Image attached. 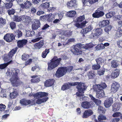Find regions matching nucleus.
<instances>
[{
	"label": "nucleus",
	"instance_id": "f257e3e1",
	"mask_svg": "<svg viewBox=\"0 0 122 122\" xmlns=\"http://www.w3.org/2000/svg\"><path fill=\"white\" fill-rule=\"evenodd\" d=\"M19 70L17 69L13 68L10 72L9 70H8L6 72L7 76L11 77L10 80L13 86H16L22 84V82L20 81L17 76L19 73Z\"/></svg>",
	"mask_w": 122,
	"mask_h": 122
},
{
	"label": "nucleus",
	"instance_id": "f03ea898",
	"mask_svg": "<svg viewBox=\"0 0 122 122\" xmlns=\"http://www.w3.org/2000/svg\"><path fill=\"white\" fill-rule=\"evenodd\" d=\"M107 87V85L104 83L94 86L93 89L94 91L96 92V96L97 98L100 99L105 96L104 92L103 89L106 88Z\"/></svg>",
	"mask_w": 122,
	"mask_h": 122
},
{
	"label": "nucleus",
	"instance_id": "7ed1b4c3",
	"mask_svg": "<svg viewBox=\"0 0 122 122\" xmlns=\"http://www.w3.org/2000/svg\"><path fill=\"white\" fill-rule=\"evenodd\" d=\"M77 85L76 86L77 88L78 91L80 92H82L86 88L84 86V83L81 82H77L68 83L63 85L61 87L62 90H64L70 88L71 86H74Z\"/></svg>",
	"mask_w": 122,
	"mask_h": 122
},
{
	"label": "nucleus",
	"instance_id": "20e7f679",
	"mask_svg": "<svg viewBox=\"0 0 122 122\" xmlns=\"http://www.w3.org/2000/svg\"><path fill=\"white\" fill-rule=\"evenodd\" d=\"M34 98L38 99L36 101V103L38 104H40L43 102H46L48 99V97H46L44 98L40 99L43 97H47L48 93L44 92H39L33 95Z\"/></svg>",
	"mask_w": 122,
	"mask_h": 122
},
{
	"label": "nucleus",
	"instance_id": "39448f33",
	"mask_svg": "<svg viewBox=\"0 0 122 122\" xmlns=\"http://www.w3.org/2000/svg\"><path fill=\"white\" fill-rule=\"evenodd\" d=\"M61 60V58L56 59L55 58H54L50 62L48 63V70L50 71L57 67L59 65Z\"/></svg>",
	"mask_w": 122,
	"mask_h": 122
},
{
	"label": "nucleus",
	"instance_id": "423d86ee",
	"mask_svg": "<svg viewBox=\"0 0 122 122\" xmlns=\"http://www.w3.org/2000/svg\"><path fill=\"white\" fill-rule=\"evenodd\" d=\"M67 70L66 67H60L57 69L54 76L58 78L61 77L65 74Z\"/></svg>",
	"mask_w": 122,
	"mask_h": 122
},
{
	"label": "nucleus",
	"instance_id": "0eeeda50",
	"mask_svg": "<svg viewBox=\"0 0 122 122\" xmlns=\"http://www.w3.org/2000/svg\"><path fill=\"white\" fill-rule=\"evenodd\" d=\"M103 9V6H101L98 8L95 12L93 14V17L94 18H99L102 16L104 14V12L102 11Z\"/></svg>",
	"mask_w": 122,
	"mask_h": 122
},
{
	"label": "nucleus",
	"instance_id": "6e6552de",
	"mask_svg": "<svg viewBox=\"0 0 122 122\" xmlns=\"http://www.w3.org/2000/svg\"><path fill=\"white\" fill-rule=\"evenodd\" d=\"M16 49L15 48L12 49L9 53L8 54H5L3 57V58L5 62H7L11 59L12 56L16 52Z\"/></svg>",
	"mask_w": 122,
	"mask_h": 122
},
{
	"label": "nucleus",
	"instance_id": "1a4fd4ad",
	"mask_svg": "<svg viewBox=\"0 0 122 122\" xmlns=\"http://www.w3.org/2000/svg\"><path fill=\"white\" fill-rule=\"evenodd\" d=\"M32 5L30 2L26 0L24 4H21L20 5V12L25 11V9H29Z\"/></svg>",
	"mask_w": 122,
	"mask_h": 122
},
{
	"label": "nucleus",
	"instance_id": "9d476101",
	"mask_svg": "<svg viewBox=\"0 0 122 122\" xmlns=\"http://www.w3.org/2000/svg\"><path fill=\"white\" fill-rule=\"evenodd\" d=\"M82 47L81 44H78L74 46L72 50L71 51L75 55H79L81 54L82 51L79 50V49Z\"/></svg>",
	"mask_w": 122,
	"mask_h": 122
},
{
	"label": "nucleus",
	"instance_id": "9b49d317",
	"mask_svg": "<svg viewBox=\"0 0 122 122\" xmlns=\"http://www.w3.org/2000/svg\"><path fill=\"white\" fill-rule=\"evenodd\" d=\"M67 7L69 8H75L77 6V2L76 0H71L67 2Z\"/></svg>",
	"mask_w": 122,
	"mask_h": 122
},
{
	"label": "nucleus",
	"instance_id": "f8f14e48",
	"mask_svg": "<svg viewBox=\"0 0 122 122\" xmlns=\"http://www.w3.org/2000/svg\"><path fill=\"white\" fill-rule=\"evenodd\" d=\"M93 31L94 32L92 33V35L93 37H97L99 35L102 34V30L101 28H97L94 29Z\"/></svg>",
	"mask_w": 122,
	"mask_h": 122
},
{
	"label": "nucleus",
	"instance_id": "ddd939ff",
	"mask_svg": "<svg viewBox=\"0 0 122 122\" xmlns=\"http://www.w3.org/2000/svg\"><path fill=\"white\" fill-rule=\"evenodd\" d=\"M15 36L12 34L8 33L4 37V39L7 42L11 41L14 39Z\"/></svg>",
	"mask_w": 122,
	"mask_h": 122
},
{
	"label": "nucleus",
	"instance_id": "4468645a",
	"mask_svg": "<svg viewBox=\"0 0 122 122\" xmlns=\"http://www.w3.org/2000/svg\"><path fill=\"white\" fill-rule=\"evenodd\" d=\"M120 86V85L119 83L114 82L112 83L111 86L112 92L113 93L117 91Z\"/></svg>",
	"mask_w": 122,
	"mask_h": 122
},
{
	"label": "nucleus",
	"instance_id": "2eb2a0df",
	"mask_svg": "<svg viewBox=\"0 0 122 122\" xmlns=\"http://www.w3.org/2000/svg\"><path fill=\"white\" fill-rule=\"evenodd\" d=\"M113 102L112 98V97L109 98L105 101L104 103V106L108 108L112 105Z\"/></svg>",
	"mask_w": 122,
	"mask_h": 122
},
{
	"label": "nucleus",
	"instance_id": "dca6fc26",
	"mask_svg": "<svg viewBox=\"0 0 122 122\" xmlns=\"http://www.w3.org/2000/svg\"><path fill=\"white\" fill-rule=\"evenodd\" d=\"M93 29V27L92 25H90L88 27L85 28V29H83L81 30V33L82 35V36H84V34L86 33L91 31Z\"/></svg>",
	"mask_w": 122,
	"mask_h": 122
},
{
	"label": "nucleus",
	"instance_id": "f3484780",
	"mask_svg": "<svg viewBox=\"0 0 122 122\" xmlns=\"http://www.w3.org/2000/svg\"><path fill=\"white\" fill-rule=\"evenodd\" d=\"M27 41V40L25 39L19 40L17 42V46L19 48L22 47L26 44Z\"/></svg>",
	"mask_w": 122,
	"mask_h": 122
},
{
	"label": "nucleus",
	"instance_id": "a211bd4d",
	"mask_svg": "<svg viewBox=\"0 0 122 122\" xmlns=\"http://www.w3.org/2000/svg\"><path fill=\"white\" fill-rule=\"evenodd\" d=\"M61 34H62V35L61 36H59L60 39H61V40L63 39L64 40H65V39L63 36H66L67 37L71 35V32L69 30H67L66 31H62Z\"/></svg>",
	"mask_w": 122,
	"mask_h": 122
},
{
	"label": "nucleus",
	"instance_id": "6ab92c4d",
	"mask_svg": "<svg viewBox=\"0 0 122 122\" xmlns=\"http://www.w3.org/2000/svg\"><path fill=\"white\" fill-rule=\"evenodd\" d=\"M93 114L92 111L89 109L83 113L82 117L83 118H86Z\"/></svg>",
	"mask_w": 122,
	"mask_h": 122
},
{
	"label": "nucleus",
	"instance_id": "aec40b11",
	"mask_svg": "<svg viewBox=\"0 0 122 122\" xmlns=\"http://www.w3.org/2000/svg\"><path fill=\"white\" fill-rule=\"evenodd\" d=\"M84 87H85L86 88L82 92H80L78 90L79 92H78L76 93V95L77 96H80V99L81 101H82L83 100H85V97H84V96L83 95V94H82V93H84V91L87 88L86 86L84 84Z\"/></svg>",
	"mask_w": 122,
	"mask_h": 122
},
{
	"label": "nucleus",
	"instance_id": "412c9836",
	"mask_svg": "<svg viewBox=\"0 0 122 122\" xmlns=\"http://www.w3.org/2000/svg\"><path fill=\"white\" fill-rule=\"evenodd\" d=\"M88 22L87 21H83L80 24L76 23L75 24V26L78 28L82 29L85 27L86 24Z\"/></svg>",
	"mask_w": 122,
	"mask_h": 122
},
{
	"label": "nucleus",
	"instance_id": "4be33fe9",
	"mask_svg": "<svg viewBox=\"0 0 122 122\" xmlns=\"http://www.w3.org/2000/svg\"><path fill=\"white\" fill-rule=\"evenodd\" d=\"M54 80L53 79H49L46 80L45 82V86L46 87L52 86L54 83Z\"/></svg>",
	"mask_w": 122,
	"mask_h": 122
},
{
	"label": "nucleus",
	"instance_id": "5701e85b",
	"mask_svg": "<svg viewBox=\"0 0 122 122\" xmlns=\"http://www.w3.org/2000/svg\"><path fill=\"white\" fill-rule=\"evenodd\" d=\"M81 106L83 108L88 109L91 107V105L90 102L85 101L82 102Z\"/></svg>",
	"mask_w": 122,
	"mask_h": 122
},
{
	"label": "nucleus",
	"instance_id": "b1692460",
	"mask_svg": "<svg viewBox=\"0 0 122 122\" xmlns=\"http://www.w3.org/2000/svg\"><path fill=\"white\" fill-rule=\"evenodd\" d=\"M109 23V21L108 20H103L100 21L99 25L100 27H102L107 25Z\"/></svg>",
	"mask_w": 122,
	"mask_h": 122
},
{
	"label": "nucleus",
	"instance_id": "393cba45",
	"mask_svg": "<svg viewBox=\"0 0 122 122\" xmlns=\"http://www.w3.org/2000/svg\"><path fill=\"white\" fill-rule=\"evenodd\" d=\"M120 105H121V104L120 103L114 104L112 105L113 111L115 112L119 110L120 107Z\"/></svg>",
	"mask_w": 122,
	"mask_h": 122
},
{
	"label": "nucleus",
	"instance_id": "a878e982",
	"mask_svg": "<svg viewBox=\"0 0 122 122\" xmlns=\"http://www.w3.org/2000/svg\"><path fill=\"white\" fill-rule=\"evenodd\" d=\"M96 61L97 62V64L104 65L105 63V60L101 58H98L96 59Z\"/></svg>",
	"mask_w": 122,
	"mask_h": 122
},
{
	"label": "nucleus",
	"instance_id": "bb28decb",
	"mask_svg": "<svg viewBox=\"0 0 122 122\" xmlns=\"http://www.w3.org/2000/svg\"><path fill=\"white\" fill-rule=\"evenodd\" d=\"M43 45V41L41 40L39 42L36 43L34 45V47L35 48L40 49L41 47Z\"/></svg>",
	"mask_w": 122,
	"mask_h": 122
},
{
	"label": "nucleus",
	"instance_id": "cd10ccee",
	"mask_svg": "<svg viewBox=\"0 0 122 122\" xmlns=\"http://www.w3.org/2000/svg\"><path fill=\"white\" fill-rule=\"evenodd\" d=\"M33 78L31 80V81L32 82L35 83L38 82L40 81V77L36 75H34L31 76Z\"/></svg>",
	"mask_w": 122,
	"mask_h": 122
},
{
	"label": "nucleus",
	"instance_id": "c85d7f7f",
	"mask_svg": "<svg viewBox=\"0 0 122 122\" xmlns=\"http://www.w3.org/2000/svg\"><path fill=\"white\" fill-rule=\"evenodd\" d=\"M89 96L91 100L93 101L96 104L98 105L101 104V101L100 100L97 99H95L91 95H90Z\"/></svg>",
	"mask_w": 122,
	"mask_h": 122
},
{
	"label": "nucleus",
	"instance_id": "c756f323",
	"mask_svg": "<svg viewBox=\"0 0 122 122\" xmlns=\"http://www.w3.org/2000/svg\"><path fill=\"white\" fill-rule=\"evenodd\" d=\"M119 74V71L118 69H116L113 71L111 75L112 77L114 78L117 77Z\"/></svg>",
	"mask_w": 122,
	"mask_h": 122
},
{
	"label": "nucleus",
	"instance_id": "7c9ffc66",
	"mask_svg": "<svg viewBox=\"0 0 122 122\" xmlns=\"http://www.w3.org/2000/svg\"><path fill=\"white\" fill-rule=\"evenodd\" d=\"M31 102L30 100H27L25 99H22L20 101V103L22 105H27L30 104Z\"/></svg>",
	"mask_w": 122,
	"mask_h": 122
},
{
	"label": "nucleus",
	"instance_id": "2f4dec72",
	"mask_svg": "<svg viewBox=\"0 0 122 122\" xmlns=\"http://www.w3.org/2000/svg\"><path fill=\"white\" fill-rule=\"evenodd\" d=\"M94 45L92 43H90L86 44L85 45H83L82 46L84 48L86 49H88L92 48L94 46Z\"/></svg>",
	"mask_w": 122,
	"mask_h": 122
},
{
	"label": "nucleus",
	"instance_id": "473e14b6",
	"mask_svg": "<svg viewBox=\"0 0 122 122\" xmlns=\"http://www.w3.org/2000/svg\"><path fill=\"white\" fill-rule=\"evenodd\" d=\"M96 74L95 72L94 71H89L87 73L88 77L90 79L94 77Z\"/></svg>",
	"mask_w": 122,
	"mask_h": 122
},
{
	"label": "nucleus",
	"instance_id": "72a5a7b5",
	"mask_svg": "<svg viewBox=\"0 0 122 122\" xmlns=\"http://www.w3.org/2000/svg\"><path fill=\"white\" fill-rule=\"evenodd\" d=\"M18 94L16 90H15L10 94V97L11 99L15 98H16Z\"/></svg>",
	"mask_w": 122,
	"mask_h": 122
},
{
	"label": "nucleus",
	"instance_id": "f704fd0d",
	"mask_svg": "<svg viewBox=\"0 0 122 122\" xmlns=\"http://www.w3.org/2000/svg\"><path fill=\"white\" fill-rule=\"evenodd\" d=\"M76 12L74 10L68 12L66 14L67 16L71 17H73L76 14Z\"/></svg>",
	"mask_w": 122,
	"mask_h": 122
},
{
	"label": "nucleus",
	"instance_id": "c9c22d12",
	"mask_svg": "<svg viewBox=\"0 0 122 122\" xmlns=\"http://www.w3.org/2000/svg\"><path fill=\"white\" fill-rule=\"evenodd\" d=\"M12 62V60H10V61L7 63H5L0 65V69H3L5 68L9 64L11 63Z\"/></svg>",
	"mask_w": 122,
	"mask_h": 122
},
{
	"label": "nucleus",
	"instance_id": "e433bc0d",
	"mask_svg": "<svg viewBox=\"0 0 122 122\" xmlns=\"http://www.w3.org/2000/svg\"><path fill=\"white\" fill-rule=\"evenodd\" d=\"M56 15H56V14H52L51 13L50 14L48 15L49 20L50 21H52L56 17Z\"/></svg>",
	"mask_w": 122,
	"mask_h": 122
},
{
	"label": "nucleus",
	"instance_id": "4c0bfd02",
	"mask_svg": "<svg viewBox=\"0 0 122 122\" xmlns=\"http://www.w3.org/2000/svg\"><path fill=\"white\" fill-rule=\"evenodd\" d=\"M98 109L99 112L100 113H104L106 111L104 108L101 106H98Z\"/></svg>",
	"mask_w": 122,
	"mask_h": 122
},
{
	"label": "nucleus",
	"instance_id": "58836bf2",
	"mask_svg": "<svg viewBox=\"0 0 122 122\" xmlns=\"http://www.w3.org/2000/svg\"><path fill=\"white\" fill-rule=\"evenodd\" d=\"M35 32L34 31H30L29 30L26 32V35L27 36H32L34 35Z\"/></svg>",
	"mask_w": 122,
	"mask_h": 122
},
{
	"label": "nucleus",
	"instance_id": "ea45409f",
	"mask_svg": "<svg viewBox=\"0 0 122 122\" xmlns=\"http://www.w3.org/2000/svg\"><path fill=\"white\" fill-rule=\"evenodd\" d=\"M118 64L116 60H113L111 62V66L112 67L115 68L117 67Z\"/></svg>",
	"mask_w": 122,
	"mask_h": 122
},
{
	"label": "nucleus",
	"instance_id": "a19ab883",
	"mask_svg": "<svg viewBox=\"0 0 122 122\" xmlns=\"http://www.w3.org/2000/svg\"><path fill=\"white\" fill-rule=\"evenodd\" d=\"M49 52V50L48 49H46L45 51L42 53V56L43 58H45L47 54Z\"/></svg>",
	"mask_w": 122,
	"mask_h": 122
},
{
	"label": "nucleus",
	"instance_id": "79ce46f5",
	"mask_svg": "<svg viewBox=\"0 0 122 122\" xmlns=\"http://www.w3.org/2000/svg\"><path fill=\"white\" fill-rule=\"evenodd\" d=\"M85 19V16L84 15L78 17L76 19V21L77 22H81L83 21Z\"/></svg>",
	"mask_w": 122,
	"mask_h": 122
},
{
	"label": "nucleus",
	"instance_id": "37998d69",
	"mask_svg": "<svg viewBox=\"0 0 122 122\" xmlns=\"http://www.w3.org/2000/svg\"><path fill=\"white\" fill-rule=\"evenodd\" d=\"M17 37L19 38L22 36V32L20 30H17L15 32Z\"/></svg>",
	"mask_w": 122,
	"mask_h": 122
},
{
	"label": "nucleus",
	"instance_id": "c03bdc74",
	"mask_svg": "<svg viewBox=\"0 0 122 122\" xmlns=\"http://www.w3.org/2000/svg\"><path fill=\"white\" fill-rule=\"evenodd\" d=\"M101 67L100 65L99 64H94L92 66V68L93 70H97L99 69Z\"/></svg>",
	"mask_w": 122,
	"mask_h": 122
},
{
	"label": "nucleus",
	"instance_id": "a18cd8bd",
	"mask_svg": "<svg viewBox=\"0 0 122 122\" xmlns=\"http://www.w3.org/2000/svg\"><path fill=\"white\" fill-rule=\"evenodd\" d=\"M5 5V7L7 9H9L10 8L12 5V3L11 2L9 3H7L4 4Z\"/></svg>",
	"mask_w": 122,
	"mask_h": 122
},
{
	"label": "nucleus",
	"instance_id": "49530a36",
	"mask_svg": "<svg viewBox=\"0 0 122 122\" xmlns=\"http://www.w3.org/2000/svg\"><path fill=\"white\" fill-rule=\"evenodd\" d=\"M14 20L17 22L20 21V16H18L17 15H14L13 18Z\"/></svg>",
	"mask_w": 122,
	"mask_h": 122
},
{
	"label": "nucleus",
	"instance_id": "de8ad7c7",
	"mask_svg": "<svg viewBox=\"0 0 122 122\" xmlns=\"http://www.w3.org/2000/svg\"><path fill=\"white\" fill-rule=\"evenodd\" d=\"M49 3L45 2L41 5L42 6L43 8H47L49 6Z\"/></svg>",
	"mask_w": 122,
	"mask_h": 122
},
{
	"label": "nucleus",
	"instance_id": "09e8293b",
	"mask_svg": "<svg viewBox=\"0 0 122 122\" xmlns=\"http://www.w3.org/2000/svg\"><path fill=\"white\" fill-rule=\"evenodd\" d=\"M105 69L104 68L103 69H100L97 71V73L99 76H101L103 75L104 73Z\"/></svg>",
	"mask_w": 122,
	"mask_h": 122
},
{
	"label": "nucleus",
	"instance_id": "8fccbe9b",
	"mask_svg": "<svg viewBox=\"0 0 122 122\" xmlns=\"http://www.w3.org/2000/svg\"><path fill=\"white\" fill-rule=\"evenodd\" d=\"M112 26L111 25H108L106 26L104 29L105 31L106 32L108 33V32L111 29Z\"/></svg>",
	"mask_w": 122,
	"mask_h": 122
},
{
	"label": "nucleus",
	"instance_id": "3c124183",
	"mask_svg": "<svg viewBox=\"0 0 122 122\" xmlns=\"http://www.w3.org/2000/svg\"><path fill=\"white\" fill-rule=\"evenodd\" d=\"M6 23V20L5 19H3L2 18H0V26H2Z\"/></svg>",
	"mask_w": 122,
	"mask_h": 122
},
{
	"label": "nucleus",
	"instance_id": "603ef678",
	"mask_svg": "<svg viewBox=\"0 0 122 122\" xmlns=\"http://www.w3.org/2000/svg\"><path fill=\"white\" fill-rule=\"evenodd\" d=\"M10 25L12 29H14L15 28L16 25L15 23L13 22H11L10 23Z\"/></svg>",
	"mask_w": 122,
	"mask_h": 122
},
{
	"label": "nucleus",
	"instance_id": "864d4df0",
	"mask_svg": "<svg viewBox=\"0 0 122 122\" xmlns=\"http://www.w3.org/2000/svg\"><path fill=\"white\" fill-rule=\"evenodd\" d=\"M41 19L42 20L44 21L47 20L49 19L48 15L41 16Z\"/></svg>",
	"mask_w": 122,
	"mask_h": 122
},
{
	"label": "nucleus",
	"instance_id": "5fc2aeb1",
	"mask_svg": "<svg viewBox=\"0 0 122 122\" xmlns=\"http://www.w3.org/2000/svg\"><path fill=\"white\" fill-rule=\"evenodd\" d=\"M91 0H82L83 3L84 5L85 6L87 5L88 6H90L91 5H88V3L90 2Z\"/></svg>",
	"mask_w": 122,
	"mask_h": 122
},
{
	"label": "nucleus",
	"instance_id": "6e6d98bb",
	"mask_svg": "<svg viewBox=\"0 0 122 122\" xmlns=\"http://www.w3.org/2000/svg\"><path fill=\"white\" fill-rule=\"evenodd\" d=\"M29 58V55L24 54L22 56V59L23 60H25Z\"/></svg>",
	"mask_w": 122,
	"mask_h": 122
},
{
	"label": "nucleus",
	"instance_id": "4d7b16f0",
	"mask_svg": "<svg viewBox=\"0 0 122 122\" xmlns=\"http://www.w3.org/2000/svg\"><path fill=\"white\" fill-rule=\"evenodd\" d=\"M33 23L37 25H38L39 27L40 26V23L39 20L38 19H36L34 20Z\"/></svg>",
	"mask_w": 122,
	"mask_h": 122
},
{
	"label": "nucleus",
	"instance_id": "13d9d810",
	"mask_svg": "<svg viewBox=\"0 0 122 122\" xmlns=\"http://www.w3.org/2000/svg\"><path fill=\"white\" fill-rule=\"evenodd\" d=\"M39 27L38 25L33 23L32 25V28L33 30H35L37 29Z\"/></svg>",
	"mask_w": 122,
	"mask_h": 122
},
{
	"label": "nucleus",
	"instance_id": "bf43d9fd",
	"mask_svg": "<svg viewBox=\"0 0 122 122\" xmlns=\"http://www.w3.org/2000/svg\"><path fill=\"white\" fill-rule=\"evenodd\" d=\"M42 37H38L36 39H32L31 40V42H35L39 41L40 40L42 39Z\"/></svg>",
	"mask_w": 122,
	"mask_h": 122
},
{
	"label": "nucleus",
	"instance_id": "052dcab7",
	"mask_svg": "<svg viewBox=\"0 0 122 122\" xmlns=\"http://www.w3.org/2000/svg\"><path fill=\"white\" fill-rule=\"evenodd\" d=\"M121 115V113L119 112H115L112 115V117H119Z\"/></svg>",
	"mask_w": 122,
	"mask_h": 122
},
{
	"label": "nucleus",
	"instance_id": "680f3d73",
	"mask_svg": "<svg viewBox=\"0 0 122 122\" xmlns=\"http://www.w3.org/2000/svg\"><path fill=\"white\" fill-rule=\"evenodd\" d=\"M7 12L8 14L10 15H13L15 13V10L14 9H12L11 10H10L7 11Z\"/></svg>",
	"mask_w": 122,
	"mask_h": 122
},
{
	"label": "nucleus",
	"instance_id": "e2e57ef3",
	"mask_svg": "<svg viewBox=\"0 0 122 122\" xmlns=\"http://www.w3.org/2000/svg\"><path fill=\"white\" fill-rule=\"evenodd\" d=\"M5 106L2 104H0V111H3L5 108Z\"/></svg>",
	"mask_w": 122,
	"mask_h": 122
},
{
	"label": "nucleus",
	"instance_id": "0e129e2a",
	"mask_svg": "<svg viewBox=\"0 0 122 122\" xmlns=\"http://www.w3.org/2000/svg\"><path fill=\"white\" fill-rule=\"evenodd\" d=\"M26 16L25 15H23L20 16V21L22 20L24 22L26 21Z\"/></svg>",
	"mask_w": 122,
	"mask_h": 122
},
{
	"label": "nucleus",
	"instance_id": "69168bd1",
	"mask_svg": "<svg viewBox=\"0 0 122 122\" xmlns=\"http://www.w3.org/2000/svg\"><path fill=\"white\" fill-rule=\"evenodd\" d=\"M32 62V60L31 59H30L28 61H26L25 63V65L27 66L30 64Z\"/></svg>",
	"mask_w": 122,
	"mask_h": 122
},
{
	"label": "nucleus",
	"instance_id": "338daca9",
	"mask_svg": "<svg viewBox=\"0 0 122 122\" xmlns=\"http://www.w3.org/2000/svg\"><path fill=\"white\" fill-rule=\"evenodd\" d=\"M121 18V16L120 15L115 16L114 17V19L116 20H120L122 19Z\"/></svg>",
	"mask_w": 122,
	"mask_h": 122
},
{
	"label": "nucleus",
	"instance_id": "774afa93",
	"mask_svg": "<svg viewBox=\"0 0 122 122\" xmlns=\"http://www.w3.org/2000/svg\"><path fill=\"white\" fill-rule=\"evenodd\" d=\"M119 29H118L116 34V36L117 37H120L122 36V35L121 34V33L119 32Z\"/></svg>",
	"mask_w": 122,
	"mask_h": 122
}]
</instances>
